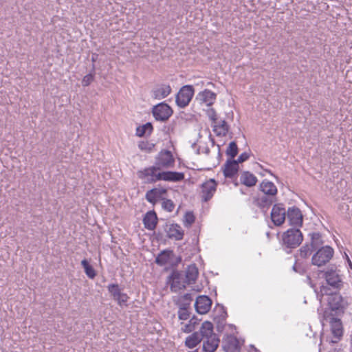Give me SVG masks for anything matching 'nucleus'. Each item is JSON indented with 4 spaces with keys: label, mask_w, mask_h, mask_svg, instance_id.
<instances>
[{
    "label": "nucleus",
    "mask_w": 352,
    "mask_h": 352,
    "mask_svg": "<svg viewBox=\"0 0 352 352\" xmlns=\"http://www.w3.org/2000/svg\"><path fill=\"white\" fill-rule=\"evenodd\" d=\"M347 260H348V263H349V265L350 266V267L352 269V263L351 261H350V259L347 257Z\"/></svg>",
    "instance_id": "5fc2aeb1"
},
{
    "label": "nucleus",
    "mask_w": 352,
    "mask_h": 352,
    "mask_svg": "<svg viewBox=\"0 0 352 352\" xmlns=\"http://www.w3.org/2000/svg\"><path fill=\"white\" fill-rule=\"evenodd\" d=\"M96 56H97V55H95V54H94V55L92 56V58H91V59H92V61H93V62H95V61H96Z\"/></svg>",
    "instance_id": "864d4df0"
},
{
    "label": "nucleus",
    "mask_w": 352,
    "mask_h": 352,
    "mask_svg": "<svg viewBox=\"0 0 352 352\" xmlns=\"http://www.w3.org/2000/svg\"><path fill=\"white\" fill-rule=\"evenodd\" d=\"M261 190L268 196H275L277 193L276 186L274 183L269 181H263L260 184Z\"/></svg>",
    "instance_id": "393cba45"
},
{
    "label": "nucleus",
    "mask_w": 352,
    "mask_h": 352,
    "mask_svg": "<svg viewBox=\"0 0 352 352\" xmlns=\"http://www.w3.org/2000/svg\"><path fill=\"white\" fill-rule=\"evenodd\" d=\"M332 352H346L342 349H336Z\"/></svg>",
    "instance_id": "603ef678"
},
{
    "label": "nucleus",
    "mask_w": 352,
    "mask_h": 352,
    "mask_svg": "<svg viewBox=\"0 0 352 352\" xmlns=\"http://www.w3.org/2000/svg\"><path fill=\"white\" fill-rule=\"evenodd\" d=\"M320 292L322 293V294L325 295H330L332 294V292H329V289L327 287V286L322 285L321 287Z\"/></svg>",
    "instance_id": "8fccbe9b"
},
{
    "label": "nucleus",
    "mask_w": 352,
    "mask_h": 352,
    "mask_svg": "<svg viewBox=\"0 0 352 352\" xmlns=\"http://www.w3.org/2000/svg\"><path fill=\"white\" fill-rule=\"evenodd\" d=\"M314 250L310 245L305 244L299 250V254L302 258H307Z\"/></svg>",
    "instance_id": "e433bc0d"
},
{
    "label": "nucleus",
    "mask_w": 352,
    "mask_h": 352,
    "mask_svg": "<svg viewBox=\"0 0 352 352\" xmlns=\"http://www.w3.org/2000/svg\"><path fill=\"white\" fill-rule=\"evenodd\" d=\"M293 270L297 273L302 274L304 273V270L300 265H298L296 263L293 266Z\"/></svg>",
    "instance_id": "09e8293b"
},
{
    "label": "nucleus",
    "mask_w": 352,
    "mask_h": 352,
    "mask_svg": "<svg viewBox=\"0 0 352 352\" xmlns=\"http://www.w3.org/2000/svg\"><path fill=\"white\" fill-rule=\"evenodd\" d=\"M239 152L237 144L235 142H231L226 151V153L230 158L229 160H234V158L237 155Z\"/></svg>",
    "instance_id": "72a5a7b5"
},
{
    "label": "nucleus",
    "mask_w": 352,
    "mask_h": 352,
    "mask_svg": "<svg viewBox=\"0 0 352 352\" xmlns=\"http://www.w3.org/2000/svg\"><path fill=\"white\" fill-rule=\"evenodd\" d=\"M287 219L292 226H301L302 224V214L298 208H289L287 214Z\"/></svg>",
    "instance_id": "9b49d317"
},
{
    "label": "nucleus",
    "mask_w": 352,
    "mask_h": 352,
    "mask_svg": "<svg viewBox=\"0 0 352 352\" xmlns=\"http://www.w3.org/2000/svg\"><path fill=\"white\" fill-rule=\"evenodd\" d=\"M250 157V155L246 153V152H244L243 153H241L237 160H235V161L236 162L237 164L239 165V163H242L246 160H248Z\"/></svg>",
    "instance_id": "49530a36"
},
{
    "label": "nucleus",
    "mask_w": 352,
    "mask_h": 352,
    "mask_svg": "<svg viewBox=\"0 0 352 352\" xmlns=\"http://www.w3.org/2000/svg\"><path fill=\"white\" fill-rule=\"evenodd\" d=\"M216 96L214 92L205 89L197 95L195 100L200 104L205 103L207 106H211L214 102Z\"/></svg>",
    "instance_id": "4468645a"
},
{
    "label": "nucleus",
    "mask_w": 352,
    "mask_h": 352,
    "mask_svg": "<svg viewBox=\"0 0 352 352\" xmlns=\"http://www.w3.org/2000/svg\"><path fill=\"white\" fill-rule=\"evenodd\" d=\"M283 244L287 248L294 249L300 245L303 240L299 229H289L282 235Z\"/></svg>",
    "instance_id": "f257e3e1"
},
{
    "label": "nucleus",
    "mask_w": 352,
    "mask_h": 352,
    "mask_svg": "<svg viewBox=\"0 0 352 352\" xmlns=\"http://www.w3.org/2000/svg\"><path fill=\"white\" fill-rule=\"evenodd\" d=\"M157 168L162 171L174 167L175 159L172 153L168 150L160 151L155 158V164Z\"/></svg>",
    "instance_id": "7ed1b4c3"
},
{
    "label": "nucleus",
    "mask_w": 352,
    "mask_h": 352,
    "mask_svg": "<svg viewBox=\"0 0 352 352\" xmlns=\"http://www.w3.org/2000/svg\"><path fill=\"white\" fill-rule=\"evenodd\" d=\"M171 92V88L168 85H161L152 91L155 99L161 100L168 96Z\"/></svg>",
    "instance_id": "5701e85b"
},
{
    "label": "nucleus",
    "mask_w": 352,
    "mask_h": 352,
    "mask_svg": "<svg viewBox=\"0 0 352 352\" xmlns=\"http://www.w3.org/2000/svg\"><path fill=\"white\" fill-rule=\"evenodd\" d=\"M129 297L128 295L125 293H122V294L120 296V297L117 299L116 302L120 306H122L126 304V302L128 301Z\"/></svg>",
    "instance_id": "c03bdc74"
},
{
    "label": "nucleus",
    "mask_w": 352,
    "mask_h": 352,
    "mask_svg": "<svg viewBox=\"0 0 352 352\" xmlns=\"http://www.w3.org/2000/svg\"><path fill=\"white\" fill-rule=\"evenodd\" d=\"M153 130V127L152 124L151 122H147L136 129V135L138 137H143L146 135H150Z\"/></svg>",
    "instance_id": "2f4dec72"
},
{
    "label": "nucleus",
    "mask_w": 352,
    "mask_h": 352,
    "mask_svg": "<svg viewBox=\"0 0 352 352\" xmlns=\"http://www.w3.org/2000/svg\"><path fill=\"white\" fill-rule=\"evenodd\" d=\"M190 316V312L188 309H179L178 311V317L179 320H186Z\"/></svg>",
    "instance_id": "37998d69"
},
{
    "label": "nucleus",
    "mask_w": 352,
    "mask_h": 352,
    "mask_svg": "<svg viewBox=\"0 0 352 352\" xmlns=\"http://www.w3.org/2000/svg\"><path fill=\"white\" fill-rule=\"evenodd\" d=\"M161 181L177 182L184 179V174L175 171H162Z\"/></svg>",
    "instance_id": "4be33fe9"
},
{
    "label": "nucleus",
    "mask_w": 352,
    "mask_h": 352,
    "mask_svg": "<svg viewBox=\"0 0 352 352\" xmlns=\"http://www.w3.org/2000/svg\"><path fill=\"white\" fill-rule=\"evenodd\" d=\"M140 179L144 180L146 184H153L161 181L162 171L155 165L145 168L138 172Z\"/></svg>",
    "instance_id": "f03ea898"
},
{
    "label": "nucleus",
    "mask_w": 352,
    "mask_h": 352,
    "mask_svg": "<svg viewBox=\"0 0 352 352\" xmlns=\"http://www.w3.org/2000/svg\"><path fill=\"white\" fill-rule=\"evenodd\" d=\"M240 182L248 187H252L256 185L257 178L250 172L243 171L241 174Z\"/></svg>",
    "instance_id": "b1692460"
},
{
    "label": "nucleus",
    "mask_w": 352,
    "mask_h": 352,
    "mask_svg": "<svg viewBox=\"0 0 352 352\" xmlns=\"http://www.w3.org/2000/svg\"><path fill=\"white\" fill-rule=\"evenodd\" d=\"M81 265L84 268L85 273L91 279H93L96 276V273L94 267L89 263L87 259H83L81 261Z\"/></svg>",
    "instance_id": "473e14b6"
},
{
    "label": "nucleus",
    "mask_w": 352,
    "mask_h": 352,
    "mask_svg": "<svg viewBox=\"0 0 352 352\" xmlns=\"http://www.w3.org/2000/svg\"><path fill=\"white\" fill-rule=\"evenodd\" d=\"M109 292L111 294L113 299L117 300L122 292H121L118 284H110L107 287Z\"/></svg>",
    "instance_id": "f704fd0d"
},
{
    "label": "nucleus",
    "mask_w": 352,
    "mask_h": 352,
    "mask_svg": "<svg viewBox=\"0 0 352 352\" xmlns=\"http://www.w3.org/2000/svg\"><path fill=\"white\" fill-rule=\"evenodd\" d=\"M173 110L167 104L160 103L153 107V116L157 121L166 122L173 114Z\"/></svg>",
    "instance_id": "423d86ee"
},
{
    "label": "nucleus",
    "mask_w": 352,
    "mask_h": 352,
    "mask_svg": "<svg viewBox=\"0 0 352 352\" xmlns=\"http://www.w3.org/2000/svg\"><path fill=\"white\" fill-rule=\"evenodd\" d=\"M173 254L172 250H165L162 251L155 258V263L160 266H164L170 261V256Z\"/></svg>",
    "instance_id": "a878e982"
},
{
    "label": "nucleus",
    "mask_w": 352,
    "mask_h": 352,
    "mask_svg": "<svg viewBox=\"0 0 352 352\" xmlns=\"http://www.w3.org/2000/svg\"><path fill=\"white\" fill-rule=\"evenodd\" d=\"M170 278L172 279L170 289L173 292L184 289L186 285H188L185 280L184 272L173 271Z\"/></svg>",
    "instance_id": "0eeeda50"
},
{
    "label": "nucleus",
    "mask_w": 352,
    "mask_h": 352,
    "mask_svg": "<svg viewBox=\"0 0 352 352\" xmlns=\"http://www.w3.org/2000/svg\"><path fill=\"white\" fill-rule=\"evenodd\" d=\"M167 190L165 188H155L146 192V199L151 204H155L157 200L166 194Z\"/></svg>",
    "instance_id": "f3484780"
},
{
    "label": "nucleus",
    "mask_w": 352,
    "mask_h": 352,
    "mask_svg": "<svg viewBox=\"0 0 352 352\" xmlns=\"http://www.w3.org/2000/svg\"><path fill=\"white\" fill-rule=\"evenodd\" d=\"M199 333L201 335V339L208 338L212 336H216V334L213 333V324L208 321H205L202 323L200 332Z\"/></svg>",
    "instance_id": "cd10ccee"
},
{
    "label": "nucleus",
    "mask_w": 352,
    "mask_h": 352,
    "mask_svg": "<svg viewBox=\"0 0 352 352\" xmlns=\"http://www.w3.org/2000/svg\"><path fill=\"white\" fill-rule=\"evenodd\" d=\"M214 131L217 136H225L228 132L229 126L225 120L217 121L213 125Z\"/></svg>",
    "instance_id": "bb28decb"
},
{
    "label": "nucleus",
    "mask_w": 352,
    "mask_h": 352,
    "mask_svg": "<svg viewBox=\"0 0 352 352\" xmlns=\"http://www.w3.org/2000/svg\"><path fill=\"white\" fill-rule=\"evenodd\" d=\"M212 300L206 296H199L197 298L195 307L197 313L205 314L208 313L211 307Z\"/></svg>",
    "instance_id": "9d476101"
},
{
    "label": "nucleus",
    "mask_w": 352,
    "mask_h": 352,
    "mask_svg": "<svg viewBox=\"0 0 352 352\" xmlns=\"http://www.w3.org/2000/svg\"><path fill=\"white\" fill-rule=\"evenodd\" d=\"M223 348L226 352H240L239 340L236 337L232 336H228Z\"/></svg>",
    "instance_id": "412c9836"
},
{
    "label": "nucleus",
    "mask_w": 352,
    "mask_h": 352,
    "mask_svg": "<svg viewBox=\"0 0 352 352\" xmlns=\"http://www.w3.org/2000/svg\"><path fill=\"white\" fill-rule=\"evenodd\" d=\"M239 166L235 160H227L222 166L223 175L226 178H233L239 171Z\"/></svg>",
    "instance_id": "ddd939ff"
},
{
    "label": "nucleus",
    "mask_w": 352,
    "mask_h": 352,
    "mask_svg": "<svg viewBox=\"0 0 352 352\" xmlns=\"http://www.w3.org/2000/svg\"><path fill=\"white\" fill-rule=\"evenodd\" d=\"M274 197H267V195H264L259 198V204L261 207H267L272 204L274 202Z\"/></svg>",
    "instance_id": "c9c22d12"
},
{
    "label": "nucleus",
    "mask_w": 352,
    "mask_h": 352,
    "mask_svg": "<svg viewBox=\"0 0 352 352\" xmlns=\"http://www.w3.org/2000/svg\"><path fill=\"white\" fill-rule=\"evenodd\" d=\"M94 79V73H90L84 76L82 80V85L84 87H87L91 84Z\"/></svg>",
    "instance_id": "79ce46f5"
},
{
    "label": "nucleus",
    "mask_w": 352,
    "mask_h": 352,
    "mask_svg": "<svg viewBox=\"0 0 352 352\" xmlns=\"http://www.w3.org/2000/svg\"><path fill=\"white\" fill-rule=\"evenodd\" d=\"M168 229L166 230L167 236L170 239H174L177 241L182 240L184 237V230L181 226L177 223L166 225Z\"/></svg>",
    "instance_id": "dca6fc26"
},
{
    "label": "nucleus",
    "mask_w": 352,
    "mask_h": 352,
    "mask_svg": "<svg viewBox=\"0 0 352 352\" xmlns=\"http://www.w3.org/2000/svg\"><path fill=\"white\" fill-rule=\"evenodd\" d=\"M219 339L217 336H212L206 338L203 343V349L205 352H214L219 344Z\"/></svg>",
    "instance_id": "a211bd4d"
},
{
    "label": "nucleus",
    "mask_w": 352,
    "mask_h": 352,
    "mask_svg": "<svg viewBox=\"0 0 352 352\" xmlns=\"http://www.w3.org/2000/svg\"><path fill=\"white\" fill-rule=\"evenodd\" d=\"M333 250L329 245L321 247L312 257V263L321 267L329 262L333 255Z\"/></svg>",
    "instance_id": "20e7f679"
},
{
    "label": "nucleus",
    "mask_w": 352,
    "mask_h": 352,
    "mask_svg": "<svg viewBox=\"0 0 352 352\" xmlns=\"http://www.w3.org/2000/svg\"><path fill=\"white\" fill-rule=\"evenodd\" d=\"M309 236L311 237L310 245L312 249L316 250L318 248H320L324 243V241L322 239V235L319 232H313L310 233Z\"/></svg>",
    "instance_id": "c756f323"
},
{
    "label": "nucleus",
    "mask_w": 352,
    "mask_h": 352,
    "mask_svg": "<svg viewBox=\"0 0 352 352\" xmlns=\"http://www.w3.org/2000/svg\"><path fill=\"white\" fill-rule=\"evenodd\" d=\"M192 300V298L190 294H186L181 296L177 302L179 309H188Z\"/></svg>",
    "instance_id": "7c9ffc66"
},
{
    "label": "nucleus",
    "mask_w": 352,
    "mask_h": 352,
    "mask_svg": "<svg viewBox=\"0 0 352 352\" xmlns=\"http://www.w3.org/2000/svg\"><path fill=\"white\" fill-rule=\"evenodd\" d=\"M155 146V144L153 143H150L147 141L140 142L138 144V147L140 150L144 151L146 152H151Z\"/></svg>",
    "instance_id": "4c0bfd02"
},
{
    "label": "nucleus",
    "mask_w": 352,
    "mask_h": 352,
    "mask_svg": "<svg viewBox=\"0 0 352 352\" xmlns=\"http://www.w3.org/2000/svg\"><path fill=\"white\" fill-rule=\"evenodd\" d=\"M185 280L188 285L194 284L199 275L198 268L195 264L188 265L184 272Z\"/></svg>",
    "instance_id": "6ab92c4d"
},
{
    "label": "nucleus",
    "mask_w": 352,
    "mask_h": 352,
    "mask_svg": "<svg viewBox=\"0 0 352 352\" xmlns=\"http://www.w3.org/2000/svg\"><path fill=\"white\" fill-rule=\"evenodd\" d=\"M286 218V212L282 204H275L271 212V219L276 226H281Z\"/></svg>",
    "instance_id": "1a4fd4ad"
},
{
    "label": "nucleus",
    "mask_w": 352,
    "mask_h": 352,
    "mask_svg": "<svg viewBox=\"0 0 352 352\" xmlns=\"http://www.w3.org/2000/svg\"><path fill=\"white\" fill-rule=\"evenodd\" d=\"M162 206L165 210L168 212H172L175 208V204L170 199H164L162 204Z\"/></svg>",
    "instance_id": "ea45409f"
},
{
    "label": "nucleus",
    "mask_w": 352,
    "mask_h": 352,
    "mask_svg": "<svg viewBox=\"0 0 352 352\" xmlns=\"http://www.w3.org/2000/svg\"><path fill=\"white\" fill-rule=\"evenodd\" d=\"M195 217L192 212H187L184 215V224L188 228L194 223Z\"/></svg>",
    "instance_id": "58836bf2"
},
{
    "label": "nucleus",
    "mask_w": 352,
    "mask_h": 352,
    "mask_svg": "<svg viewBox=\"0 0 352 352\" xmlns=\"http://www.w3.org/2000/svg\"><path fill=\"white\" fill-rule=\"evenodd\" d=\"M197 320L195 317H193L190 320V323H191L193 326H195V324H197Z\"/></svg>",
    "instance_id": "3c124183"
},
{
    "label": "nucleus",
    "mask_w": 352,
    "mask_h": 352,
    "mask_svg": "<svg viewBox=\"0 0 352 352\" xmlns=\"http://www.w3.org/2000/svg\"><path fill=\"white\" fill-rule=\"evenodd\" d=\"M194 95V89L192 85L183 86L176 96V103L181 107L184 108L188 105Z\"/></svg>",
    "instance_id": "39448f33"
},
{
    "label": "nucleus",
    "mask_w": 352,
    "mask_h": 352,
    "mask_svg": "<svg viewBox=\"0 0 352 352\" xmlns=\"http://www.w3.org/2000/svg\"><path fill=\"white\" fill-rule=\"evenodd\" d=\"M189 352H197V351H189Z\"/></svg>",
    "instance_id": "4d7b16f0"
},
{
    "label": "nucleus",
    "mask_w": 352,
    "mask_h": 352,
    "mask_svg": "<svg viewBox=\"0 0 352 352\" xmlns=\"http://www.w3.org/2000/svg\"><path fill=\"white\" fill-rule=\"evenodd\" d=\"M201 335L199 332H195L186 338L185 344L187 347L192 349L201 341Z\"/></svg>",
    "instance_id": "c85d7f7f"
},
{
    "label": "nucleus",
    "mask_w": 352,
    "mask_h": 352,
    "mask_svg": "<svg viewBox=\"0 0 352 352\" xmlns=\"http://www.w3.org/2000/svg\"><path fill=\"white\" fill-rule=\"evenodd\" d=\"M325 279L328 285L334 289H339L342 286V280L338 274L334 270L325 272Z\"/></svg>",
    "instance_id": "2eb2a0df"
},
{
    "label": "nucleus",
    "mask_w": 352,
    "mask_h": 352,
    "mask_svg": "<svg viewBox=\"0 0 352 352\" xmlns=\"http://www.w3.org/2000/svg\"><path fill=\"white\" fill-rule=\"evenodd\" d=\"M333 300H335L336 302L335 305H333L332 302L330 301L329 304L331 305V308L333 311L334 310H339L340 307H342L341 305V297L339 296H335L332 297Z\"/></svg>",
    "instance_id": "a19ab883"
},
{
    "label": "nucleus",
    "mask_w": 352,
    "mask_h": 352,
    "mask_svg": "<svg viewBox=\"0 0 352 352\" xmlns=\"http://www.w3.org/2000/svg\"><path fill=\"white\" fill-rule=\"evenodd\" d=\"M195 329V326H193L191 323L189 322V324H187L184 326V327L182 329L183 331L186 333L191 332Z\"/></svg>",
    "instance_id": "de8ad7c7"
},
{
    "label": "nucleus",
    "mask_w": 352,
    "mask_h": 352,
    "mask_svg": "<svg viewBox=\"0 0 352 352\" xmlns=\"http://www.w3.org/2000/svg\"><path fill=\"white\" fill-rule=\"evenodd\" d=\"M234 185H235V186H238V183H237V182H235V183H234Z\"/></svg>",
    "instance_id": "6e6d98bb"
},
{
    "label": "nucleus",
    "mask_w": 352,
    "mask_h": 352,
    "mask_svg": "<svg viewBox=\"0 0 352 352\" xmlns=\"http://www.w3.org/2000/svg\"><path fill=\"white\" fill-rule=\"evenodd\" d=\"M143 223L144 227L148 230H153L157 223V217L155 211L151 210L146 213Z\"/></svg>",
    "instance_id": "aec40b11"
},
{
    "label": "nucleus",
    "mask_w": 352,
    "mask_h": 352,
    "mask_svg": "<svg viewBox=\"0 0 352 352\" xmlns=\"http://www.w3.org/2000/svg\"><path fill=\"white\" fill-rule=\"evenodd\" d=\"M208 115L210 119L212 121L213 125L215 123H217V122L218 121V119L217 117L216 111H214V109H210V110H208Z\"/></svg>",
    "instance_id": "a18cd8bd"
},
{
    "label": "nucleus",
    "mask_w": 352,
    "mask_h": 352,
    "mask_svg": "<svg viewBox=\"0 0 352 352\" xmlns=\"http://www.w3.org/2000/svg\"><path fill=\"white\" fill-rule=\"evenodd\" d=\"M331 333L336 340L333 342H337L343 335V327L341 320L338 318L331 317L329 318Z\"/></svg>",
    "instance_id": "f8f14e48"
},
{
    "label": "nucleus",
    "mask_w": 352,
    "mask_h": 352,
    "mask_svg": "<svg viewBox=\"0 0 352 352\" xmlns=\"http://www.w3.org/2000/svg\"><path fill=\"white\" fill-rule=\"evenodd\" d=\"M217 183L214 179H210L201 185V199L204 201H208L214 195L217 190Z\"/></svg>",
    "instance_id": "6e6552de"
}]
</instances>
